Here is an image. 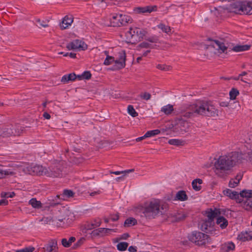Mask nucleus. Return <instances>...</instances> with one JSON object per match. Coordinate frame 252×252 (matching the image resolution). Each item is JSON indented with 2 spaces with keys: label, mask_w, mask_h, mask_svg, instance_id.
<instances>
[{
  "label": "nucleus",
  "mask_w": 252,
  "mask_h": 252,
  "mask_svg": "<svg viewBox=\"0 0 252 252\" xmlns=\"http://www.w3.org/2000/svg\"><path fill=\"white\" fill-rule=\"evenodd\" d=\"M12 128H13V131L16 130V131L19 132V134H17L16 135H20L24 131L25 127L19 125H16L14 126H13Z\"/></svg>",
  "instance_id": "obj_46"
},
{
  "label": "nucleus",
  "mask_w": 252,
  "mask_h": 252,
  "mask_svg": "<svg viewBox=\"0 0 252 252\" xmlns=\"http://www.w3.org/2000/svg\"><path fill=\"white\" fill-rule=\"evenodd\" d=\"M128 246V244L127 242H120L117 245V249L120 251H124L126 250Z\"/></svg>",
  "instance_id": "obj_40"
},
{
  "label": "nucleus",
  "mask_w": 252,
  "mask_h": 252,
  "mask_svg": "<svg viewBox=\"0 0 252 252\" xmlns=\"http://www.w3.org/2000/svg\"><path fill=\"white\" fill-rule=\"evenodd\" d=\"M35 248L34 247L30 246L21 250H16L15 252H33Z\"/></svg>",
  "instance_id": "obj_50"
},
{
  "label": "nucleus",
  "mask_w": 252,
  "mask_h": 252,
  "mask_svg": "<svg viewBox=\"0 0 252 252\" xmlns=\"http://www.w3.org/2000/svg\"><path fill=\"white\" fill-rule=\"evenodd\" d=\"M92 223H94V225L95 227H98L101 224V220L100 219L97 218L95 220H94V221L92 222Z\"/></svg>",
  "instance_id": "obj_60"
},
{
  "label": "nucleus",
  "mask_w": 252,
  "mask_h": 252,
  "mask_svg": "<svg viewBox=\"0 0 252 252\" xmlns=\"http://www.w3.org/2000/svg\"><path fill=\"white\" fill-rule=\"evenodd\" d=\"M104 53L106 55V58L104 61L103 64L105 65H109L113 63L115 61L114 57L109 56L108 51H105Z\"/></svg>",
  "instance_id": "obj_33"
},
{
  "label": "nucleus",
  "mask_w": 252,
  "mask_h": 252,
  "mask_svg": "<svg viewBox=\"0 0 252 252\" xmlns=\"http://www.w3.org/2000/svg\"><path fill=\"white\" fill-rule=\"evenodd\" d=\"M147 41H148L151 43H158L159 42V38L158 36L154 35L151 37H149L145 39Z\"/></svg>",
  "instance_id": "obj_47"
},
{
  "label": "nucleus",
  "mask_w": 252,
  "mask_h": 252,
  "mask_svg": "<svg viewBox=\"0 0 252 252\" xmlns=\"http://www.w3.org/2000/svg\"><path fill=\"white\" fill-rule=\"evenodd\" d=\"M160 131L159 129H155L153 130L148 131L145 134V137H150L151 136H153L160 133Z\"/></svg>",
  "instance_id": "obj_42"
},
{
  "label": "nucleus",
  "mask_w": 252,
  "mask_h": 252,
  "mask_svg": "<svg viewBox=\"0 0 252 252\" xmlns=\"http://www.w3.org/2000/svg\"><path fill=\"white\" fill-rule=\"evenodd\" d=\"M135 31L134 30V28H131L129 29V31H127L126 34L127 39H129V41L133 40V39L135 38Z\"/></svg>",
  "instance_id": "obj_37"
},
{
  "label": "nucleus",
  "mask_w": 252,
  "mask_h": 252,
  "mask_svg": "<svg viewBox=\"0 0 252 252\" xmlns=\"http://www.w3.org/2000/svg\"><path fill=\"white\" fill-rule=\"evenodd\" d=\"M61 242H62V245L64 247L68 248L71 246L68 242V240H67V239H66V238L62 239Z\"/></svg>",
  "instance_id": "obj_58"
},
{
  "label": "nucleus",
  "mask_w": 252,
  "mask_h": 252,
  "mask_svg": "<svg viewBox=\"0 0 252 252\" xmlns=\"http://www.w3.org/2000/svg\"><path fill=\"white\" fill-rule=\"evenodd\" d=\"M77 78V76L74 73H70L63 75L61 79V82L63 84H66L69 82V81H74Z\"/></svg>",
  "instance_id": "obj_23"
},
{
  "label": "nucleus",
  "mask_w": 252,
  "mask_h": 252,
  "mask_svg": "<svg viewBox=\"0 0 252 252\" xmlns=\"http://www.w3.org/2000/svg\"><path fill=\"white\" fill-rule=\"evenodd\" d=\"M8 204V201L6 199H2L0 200V205H6Z\"/></svg>",
  "instance_id": "obj_62"
},
{
  "label": "nucleus",
  "mask_w": 252,
  "mask_h": 252,
  "mask_svg": "<svg viewBox=\"0 0 252 252\" xmlns=\"http://www.w3.org/2000/svg\"><path fill=\"white\" fill-rule=\"evenodd\" d=\"M82 76L83 79L88 80L91 78L92 74L90 71H86L83 72Z\"/></svg>",
  "instance_id": "obj_59"
},
{
  "label": "nucleus",
  "mask_w": 252,
  "mask_h": 252,
  "mask_svg": "<svg viewBox=\"0 0 252 252\" xmlns=\"http://www.w3.org/2000/svg\"><path fill=\"white\" fill-rule=\"evenodd\" d=\"M214 222L213 221L206 220L201 225V229L206 233L211 232L213 230Z\"/></svg>",
  "instance_id": "obj_15"
},
{
  "label": "nucleus",
  "mask_w": 252,
  "mask_h": 252,
  "mask_svg": "<svg viewBox=\"0 0 252 252\" xmlns=\"http://www.w3.org/2000/svg\"><path fill=\"white\" fill-rule=\"evenodd\" d=\"M223 194L232 199H236L239 203H241L243 201L242 199L240 198L239 194L237 191L227 189L223 190Z\"/></svg>",
  "instance_id": "obj_12"
},
{
  "label": "nucleus",
  "mask_w": 252,
  "mask_h": 252,
  "mask_svg": "<svg viewBox=\"0 0 252 252\" xmlns=\"http://www.w3.org/2000/svg\"><path fill=\"white\" fill-rule=\"evenodd\" d=\"M85 241V238L84 237L81 238L74 245V248H76L77 247L81 246Z\"/></svg>",
  "instance_id": "obj_56"
},
{
  "label": "nucleus",
  "mask_w": 252,
  "mask_h": 252,
  "mask_svg": "<svg viewBox=\"0 0 252 252\" xmlns=\"http://www.w3.org/2000/svg\"><path fill=\"white\" fill-rule=\"evenodd\" d=\"M132 19L129 16L121 14L113 15L111 19V23L113 27H121L131 23Z\"/></svg>",
  "instance_id": "obj_6"
},
{
  "label": "nucleus",
  "mask_w": 252,
  "mask_h": 252,
  "mask_svg": "<svg viewBox=\"0 0 252 252\" xmlns=\"http://www.w3.org/2000/svg\"><path fill=\"white\" fill-rule=\"evenodd\" d=\"M220 214V209L215 208L214 210L210 209L206 212V216L208 218V220L214 221L215 218L217 217Z\"/></svg>",
  "instance_id": "obj_20"
},
{
  "label": "nucleus",
  "mask_w": 252,
  "mask_h": 252,
  "mask_svg": "<svg viewBox=\"0 0 252 252\" xmlns=\"http://www.w3.org/2000/svg\"><path fill=\"white\" fill-rule=\"evenodd\" d=\"M180 113L182 116L187 118H192L196 115L214 117L218 115V110L211 102L199 100L184 107Z\"/></svg>",
  "instance_id": "obj_1"
},
{
  "label": "nucleus",
  "mask_w": 252,
  "mask_h": 252,
  "mask_svg": "<svg viewBox=\"0 0 252 252\" xmlns=\"http://www.w3.org/2000/svg\"><path fill=\"white\" fill-rule=\"evenodd\" d=\"M207 41H210V43L205 45L206 49L214 48L216 50V51L214 52V53L216 54L222 53H227V47L225 46L223 43L218 40H213L210 38H207Z\"/></svg>",
  "instance_id": "obj_5"
},
{
  "label": "nucleus",
  "mask_w": 252,
  "mask_h": 252,
  "mask_svg": "<svg viewBox=\"0 0 252 252\" xmlns=\"http://www.w3.org/2000/svg\"><path fill=\"white\" fill-rule=\"evenodd\" d=\"M115 232L114 229H109L106 228H98L93 230L91 234L93 237H97L101 236L102 237L105 234L109 233V232Z\"/></svg>",
  "instance_id": "obj_13"
},
{
  "label": "nucleus",
  "mask_w": 252,
  "mask_h": 252,
  "mask_svg": "<svg viewBox=\"0 0 252 252\" xmlns=\"http://www.w3.org/2000/svg\"><path fill=\"white\" fill-rule=\"evenodd\" d=\"M14 172L9 169L4 168L2 166L0 165V179L3 178L8 175H13Z\"/></svg>",
  "instance_id": "obj_26"
},
{
  "label": "nucleus",
  "mask_w": 252,
  "mask_h": 252,
  "mask_svg": "<svg viewBox=\"0 0 252 252\" xmlns=\"http://www.w3.org/2000/svg\"><path fill=\"white\" fill-rule=\"evenodd\" d=\"M134 30L135 31V38L133 39V40L129 41V42L131 43H135L138 41V37L139 35L138 32L139 31V29L137 28H134Z\"/></svg>",
  "instance_id": "obj_57"
},
{
  "label": "nucleus",
  "mask_w": 252,
  "mask_h": 252,
  "mask_svg": "<svg viewBox=\"0 0 252 252\" xmlns=\"http://www.w3.org/2000/svg\"><path fill=\"white\" fill-rule=\"evenodd\" d=\"M221 249L226 252L233 251L235 249V245L232 242L225 243L222 246Z\"/></svg>",
  "instance_id": "obj_32"
},
{
  "label": "nucleus",
  "mask_w": 252,
  "mask_h": 252,
  "mask_svg": "<svg viewBox=\"0 0 252 252\" xmlns=\"http://www.w3.org/2000/svg\"><path fill=\"white\" fill-rule=\"evenodd\" d=\"M242 159V154L237 152L220 156L215 162V173L219 177H223L233 166L240 162Z\"/></svg>",
  "instance_id": "obj_2"
},
{
  "label": "nucleus",
  "mask_w": 252,
  "mask_h": 252,
  "mask_svg": "<svg viewBox=\"0 0 252 252\" xmlns=\"http://www.w3.org/2000/svg\"><path fill=\"white\" fill-rule=\"evenodd\" d=\"M62 195L64 197L70 198L74 196V193L71 190L64 189Z\"/></svg>",
  "instance_id": "obj_43"
},
{
  "label": "nucleus",
  "mask_w": 252,
  "mask_h": 252,
  "mask_svg": "<svg viewBox=\"0 0 252 252\" xmlns=\"http://www.w3.org/2000/svg\"><path fill=\"white\" fill-rule=\"evenodd\" d=\"M203 183V181L201 179H196L192 181L191 185L193 189L195 191H199L201 189V184Z\"/></svg>",
  "instance_id": "obj_28"
},
{
  "label": "nucleus",
  "mask_w": 252,
  "mask_h": 252,
  "mask_svg": "<svg viewBox=\"0 0 252 252\" xmlns=\"http://www.w3.org/2000/svg\"><path fill=\"white\" fill-rule=\"evenodd\" d=\"M242 178V175L241 174H238L235 179H232L230 180L229 187L232 188H235L238 185Z\"/></svg>",
  "instance_id": "obj_27"
},
{
  "label": "nucleus",
  "mask_w": 252,
  "mask_h": 252,
  "mask_svg": "<svg viewBox=\"0 0 252 252\" xmlns=\"http://www.w3.org/2000/svg\"><path fill=\"white\" fill-rule=\"evenodd\" d=\"M174 111L173 106L171 104H168L164 106L161 108L160 111L166 115H170Z\"/></svg>",
  "instance_id": "obj_31"
},
{
  "label": "nucleus",
  "mask_w": 252,
  "mask_h": 252,
  "mask_svg": "<svg viewBox=\"0 0 252 252\" xmlns=\"http://www.w3.org/2000/svg\"><path fill=\"white\" fill-rule=\"evenodd\" d=\"M127 111L128 114L133 117L138 116V113L136 112L132 105H129L128 106Z\"/></svg>",
  "instance_id": "obj_44"
},
{
  "label": "nucleus",
  "mask_w": 252,
  "mask_h": 252,
  "mask_svg": "<svg viewBox=\"0 0 252 252\" xmlns=\"http://www.w3.org/2000/svg\"><path fill=\"white\" fill-rule=\"evenodd\" d=\"M15 195V193L2 192L1 193V197L2 198H12Z\"/></svg>",
  "instance_id": "obj_53"
},
{
  "label": "nucleus",
  "mask_w": 252,
  "mask_h": 252,
  "mask_svg": "<svg viewBox=\"0 0 252 252\" xmlns=\"http://www.w3.org/2000/svg\"><path fill=\"white\" fill-rule=\"evenodd\" d=\"M134 171V170L133 169H128V170H124V171H110V173L111 174H114L115 175H120L121 174H127V173H129L130 172H132Z\"/></svg>",
  "instance_id": "obj_48"
},
{
  "label": "nucleus",
  "mask_w": 252,
  "mask_h": 252,
  "mask_svg": "<svg viewBox=\"0 0 252 252\" xmlns=\"http://www.w3.org/2000/svg\"><path fill=\"white\" fill-rule=\"evenodd\" d=\"M188 197L184 190H180L178 191L176 194L174 200H179L184 201L187 200Z\"/></svg>",
  "instance_id": "obj_25"
},
{
  "label": "nucleus",
  "mask_w": 252,
  "mask_h": 252,
  "mask_svg": "<svg viewBox=\"0 0 252 252\" xmlns=\"http://www.w3.org/2000/svg\"><path fill=\"white\" fill-rule=\"evenodd\" d=\"M189 240L198 246H203L209 242V236L200 231H194L188 235Z\"/></svg>",
  "instance_id": "obj_4"
},
{
  "label": "nucleus",
  "mask_w": 252,
  "mask_h": 252,
  "mask_svg": "<svg viewBox=\"0 0 252 252\" xmlns=\"http://www.w3.org/2000/svg\"><path fill=\"white\" fill-rule=\"evenodd\" d=\"M66 47L68 50L77 49L85 50L87 48V45L84 42L76 39L67 44Z\"/></svg>",
  "instance_id": "obj_9"
},
{
  "label": "nucleus",
  "mask_w": 252,
  "mask_h": 252,
  "mask_svg": "<svg viewBox=\"0 0 252 252\" xmlns=\"http://www.w3.org/2000/svg\"><path fill=\"white\" fill-rule=\"evenodd\" d=\"M157 10V6L156 5H148L137 8V11L139 13H151L153 11H156Z\"/></svg>",
  "instance_id": "obj_18"
},
{
  "label": "nucleus",
  "mask_w": 252,
  "mask_h": 252,
  "mask_svg": "<svg viewBox=\"0 0 252 252\" xmlns=\"http://www.w3.org/2000/svg\"><path fill=\"white\" fill-rule=\"evenodd\" d=\"M158 27L161 30L162 32L169 34L171 31V29L170 27L168 26H166L163 24H160L158 25Z\"/></svg>",
  "instance_id": "obj_41"
},
{
  "label": "nucleus",
  "mask_w": 252,
  "mask_h": 252,
  "mask_svg": "<svg viewBox=\"0 0 252 252\" xmlns=\"http://www.w3.org/2000/svg\"><path fill=\"white\" fill-rule=\"evenodd\" d=\"M73 21V18L72 15H66L63 19L62 23L60 24V28L64 30L68 28Z\"/></svg>",
  "instance_id": "obj_16"
},
{
  "label": "nucleus",
  "mask_w": 252,
  "mask_h": 252,
  "mask_svg": "<svg viewBox=\"0 0 252 252\" xmlns=\"http://www.w3.org/2000/svg\"><path fill=\"white\" fill-rule=\"evenodd\" d=\"M12 127H13L12 126H8L7 127L4 128L2 132L0 134V142L1 141L2 138L12 135L16 136V134H19V132L16 131V130L13 131Z\"/></svg>",
  "instance_id": "obj_14"
},
{
  "label": "nucleus",
  "mask_w": 252,
  "mask_h": 252,
  "mask_svg": "<svg viewBox=\"0 0 252 252\" xmlns=\"http://www.w3.org/2000/svg\"><path fill=\"white\" fill-rule=\"evenodd\" d=\"M36 22L39 24V27L46 28L48 27V25L45 21H41L40 19H37L35 20Z\"/></svg>",
  "instance_id": "obj_54"
},
{
  "label": "nucleus",
  "mask_w": 252,
  "mask_h": 252,
  "mask_svg": "<svg viewBox=\"0 0 252 252\" xmlns=\"http://www.w3.org/2000/svg\"><path fill=\"white\" fill-rule=\"evenodd\" d=\"M238 239L243 242L249 241L252 239V231L248 230L242 231L238 236Z\"/></svg>",
  "instance_id": "obj_17"
},
{
  "label": "nucleus",
  "mask_w": 252,
  "mask_h": 252,
  "mask_svg": "<svg viewBox=\"0 0 252 252\" xmlns=\"http://www.w3.org/2000/svg\"><path fill=\"white\" fill-rule=\"evenodd\" d=\"M157 68L163 70V71H168L171 69V66L170 65H166L165 64H158L157 66Z\"/></svg>",
  "instance_id": "obj_49"
},
{
  "label": "nucleus",
  "mask_w": 252,
  "mask_h": 252,
  "mask_svg": "<svg viewBox=\"0 0 252 252\" xmlns=\"http://www.w3.org/2000/svg\"><path fill=\"white\" fill-rule=\"evenodd\" d=\"M119 216L118 214L110 215V219L113 221L118 220H119Z\"/></svg>",
  "instance_id": "obj_61"
},
{
  "label": "nucleus",
  "mask_w": 252,
  "mask_h": 252,
  "mask_svg": "<svg viewBox=\"0 0 252 252\" xmlns=\"http://www.w3.org/2000/svg\"><path fill=\"white\" fill-rule=\"evenodd\" d=\"M29 204L34 208H40L42 207V204L40 201H37L36 198H32L29 201Z\"/></svg>",
  "instance_id": "obj_36"
},
{
  "label": "nucleus",
  "mask_w": 252,
  "mask_h": 252,
  "mask_svg": "<svg viewBox=\"0 0 252 252\" xmlns=\"http://www.w3.org/2000/svg\"><path fill=\"white\" fill-rule=\"evenodd\" d=\"M216 224L219 225L221 229L225 228L228 224L227 220L222 216H219L217 219Z\"/></svg>",
  "instance_id": "obj_22"
},
{
  "label": "nucleus",
  "mask_w": 252,
  "mask_h": 252,
  "mask_svg": "<svg viewBox=\"0 0 252 252\" xmlns=\"http://www.w3.org/2000/svg\"><path fill=\"white\" fill-rule=\"evenodd\" d=\"M46 176L52 178L62 177V166L60 164H52L46 168Z\"/></svg>",
  "instance_id": "obj_7"
},
{
  "label": "nucleus",
  "mask_w": 252,
  "mask_h": 252,
  "mask_svg": "<svg viewBox=\"0 0 252 252\" xmlns=\"http://www.w3.org/2000/svg\"><path fill=\"white\" fill-rule=\"evenodd\" d=\"M138 33H139V35H138V41H139L141 40L144 38V37L146 35V34L147 33V32L144 30L139 29Z\"/></svg>",
  "instance_id": "obj_52"
},
{
  "label": "nucleus",
  "mask_w": 252,
  "mask_h": 252,
  "mask_svg": "<svg viewBox=\"0 0 252 252\" xmlns=\"http://www.w3.org/2000/svg\"><path fill=\"white\" fill-rule=\"evenodd\" d=\"M160 202L155 200L147 204L144 207L143 215L148 220L155 219L160 212Z\"/></svg>",
  "instance_id": "obj_3"
},
{
  "label": "nucleus",
  "mask_w": 252,
  "mask_h": 252,
  "mask_svg": "<svg viewBox=\"0 0 252 252\" xmlns=\"http://www.w3.org/2000/svg\"><path fill=\"white\" fill-rule=\"evenodd\" d=\"M43 249L44 252H58V240L56 239L49 240Z\"/></svg>",
  "instance_id": "obj_10"
},
{
  "label": "nucleus",
  "mask_w": 252,
  "mask_h": 252,
  "mask_svg": "<svg viewBox=\"0 0 252 252\" xmlns=\"http://www.w3.org/2000/svg\"><path fill=\"white\" fill-rule=\"evenodd\" d=\"M130 252H136L137 251L136 247L134 246H130L128 249Z\"/></svg>",
  "instance_id": "obj_63"
},
{
  "label": "nucleus",
  "mask_w": 252,
  "mask_h": 252,
  "mask_svg": "<svg viewBox=\"0 0 252 252\" xmlns=\"http://www.w3.org/2000/svg\"><path fill=\"white\" fill-rule=\"evenodd\" d=\"M137 224V220L133 218H129L126 220L124 222L125 227H129Z\"/></svg>",
  "instance_id": "obj_34"
},
{
  "label": "nucleus",
  "mask_w": 252,
  "mask_h": 252,
  "mask_svg": "<svg viewBox=\"0 0 252 252\" xmlns=\"http://www.w3.org/2000/svg\"><path fill=\"white\" fill-rule=\"evenodd\" d=\"M231 12L236 14H241V1H237L230 6Z\"/></svg>",
  "instance_id": "obj_24"
},
{
  "label": "nucleus",
  "mask_w": 252,
  "mask_h": 252,
  "mask_svg": "<svg viewBox=\"0 0 252 252\" xmlns=\"http://www.w3.org/2000/svg\"><path fill=\"white\" fill-rule=\"evenodd\" d=\"M126 54L124 50L118 53V57L115 60L114 64L112 67V70H119L124 68L126 66Z\"/></svg>",
  "instance_id": "obj_8"
},
{
  "label": "nucleus",
  "mask_w": 252,
  "mask_h": 252,
  "mask_svg": "<svg viewBox=\"0 0 252 252\" xmlns=\"http://www.w3.org/2000/svg\"><path fill=\"white\" fill-rule=\"evenodd\" d=\"M140 96L141 98L148 100L151 98V95L149 93L145 92L144 94H141Z\"/></svg>",
  "instance_id": "obj_55"
},
{
  "label": "nucleus",
  "mask_w": 252,
  "mask_h": 252,
  "mask_svg": "<svg viewBox=\"0 0 252 252\" xmlns=\"http://www.w3.org/2000/svg\"><path fill=\"white\" fill-rule=\"evenodd\" d=\"M95 228L94 223L92 222H87L84 224L81 228L82 231L83 233H87V231L89 230H92Z\"/></svg>",
  "instance_id": "obj_35"
},
{
  "label": "nucleus",
  "mask_w": 252,
  "mask_h": 252,
  "mask_svg": "<svg viewBox=\"0 0 252 252\" xmlns=\"http://www.w3.org/2000/svg\"><path fill=\"white\" fill-rule=\"evenodd\" d=\"M32 172L37 175H46V168L41 165H34L31 168Z\"/></svg>",
  "instance_id": "obj_21"
},
{
  "label": "nucleus",
  "mask_w": 252,
  "mask_h": 252,
  "mask_svg": "<svg viewBox=\"0 0 252 252\" xmlns=\"http://www.w3.org/2000/svg\"><path fill=\"white\" fill-rule=\"evenodd\" d=\"M141 48H154V46L147 41L141 43L138 46Z\"/></svg>",
  "instance_id": "obj_45"
},
{
  "label": "nucleus",
  "mask_w": 252,
  "mask_h": 252,
  "mask_svg": "<svg viewBox=\"0 0 252 252\" xmlns=\"http://www.w3.org/2000/svg\"><path fill=\"white\" fill-rule=\"evenodd\" d=\"M250 47L249 45H238L233 47L231 50L236 52L245 51L249 50Z\"/></svg>",
  "instance_id": "obj_29"
},
{
  "label": "nucleus",
  "mask_w": 252,
  "mask_h": 252,
  "mask_svg": "<svg viewBox=\"0 0 252 252\" xmlns=\"http://www.w3.org/2000/svg\"><path fill=\"white\" fill-rule=\"evenodd\" d=\"M185 141L182 140L172 139L168 141V143L172 145H175L177 146H183L185 144Z\"/></svg>",
  "instance_id": "obj_38"
},
{
  "label": "nucleus",
  "mask_w": 252,
  "mask_h": 252,
  "mask_svg": "<svg viewBox=\"0 0 252 252\" xmlns=\"http://www.w3.org/2000/svg\"><path fill=\"white\" fill-rule=\"evenodd\" d=\"M241 14H252V2L251 1H241Z\"/></svg>",
  "instance_id": "obj_11"
},
{
  "label": "nucleus",
  "mask_w": 252,
  "mask_h": 252,
  "mask_svg": "<svg viewBox=\"0 0 252 252\" xmlns=\"http://www.w3.org/2000/svg\"><path fill=\"white\" fill-rule=\"evenodd\" d=\"M186 217L187 215L184 212H181L178 213V214L176 216V218L177 220L180 221L184 220L186 218Z\"/></svg>",
  "instance_id": "obj_51"
},
{
  "label": "nucleus",
  "mask_w": 252,
  "mask_h": 252,
  "mask_svg": "<svg viewBox=\"0 0 252 252\" xmlns=\"http://www.w3.org/2000/svg\"><path fill=\"white\" fill-rule=\"evenodd\" d=\"M240 198H246L248 200L252 198V190L244 189L239 193Z\"/></svg>",
  "instance_id": "obj_30"
},
{
  "label": "nucleus",
  "mask_w": 252,
  "mask_h": 252,
  "mask_svg": "<svg viewBox=\"0 0 252 252\" xmlns=\"http://www.w3.org/2000/svg\"><path fill=\"white\" fill-rule=\"evenodd\" d=\"M177 125L180 130L184 132H187L189 127V125L187 121L183 120L182 118L177 119Z\"/></svg>",
  "instance_id": "obj_19"
},
{
  "label": "nucleus",
  "mask_w": 252,
  "mask_h": 252,
  "mask_svg": "<svg viewBox=\"0 0 252 252\" xmlns=\"http://www.w3.org/2000/svg\"><path fill=\"white\" fill-rule=\"evenodd\" d=\"M249 159L251 160L252 159V146L251 147L250 151L248 153Z\"/></svg>",
  "instance_id": "obj_64"
},
{
  "label": "nucleus",
  "mask_w": 252,
  "mask_h": 252,
  "mask_svg": "<svg viewBox=\"0 0 252 252\" xmlns=\"http://www.w3.org/2000/svg\"><path fill=\"white\" fill-rule=\"evenodd\" d=\"M239 94V91L236 88H232L229 92L230 98L231 100H234L236 99V96Z\"/></svg>",
  "instance_id": "obj_39"
}]
</instances>
